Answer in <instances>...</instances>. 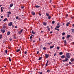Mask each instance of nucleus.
Returning a JSON list of instances; mask_svg holds the SVG:
<instances>
[{
    "instance_id": "f257e3e1",
    "label": "nucleus",
    "mask_w": 74,
    "mask_h": 74,
    "mask_svg": "<svg viewBox=\"0 0 74 74\" xmlns=\"http://www.w3.org/2000/svg\"><path fill=\"white\" fill-rule=\"evenodd\" d=\"M66 57L65 58V60H62V61L63 62H67L68 60V59L70 58V53H66Z\"/></svg>"
},
{
    "instance_id": "f03ea898",
    "label": "nucleus",
    "mask_w": 74,
    "mask_h": 74,
    "mask_svg": "<svg viewBox=\"0 0 74 74\" xmlns=\"http://www.w3.org/2000/svg\"><path fill=\"white\" fill-rule=\"evenodd\" d=\"M7 27V25L6 24H4L3 25V29H1V31L3 33H4L5 32V30H5V28Z\"/></svg>"
},
{
    "instance_id": "7ed1b4c3",
    "label": "nucleus",
    "mask_w": 74,
    "mask_h": 74,
    "mask_svg": "<svg viewBox=\"0 0 74 74\" xmlns=\"http://www.w3.org/2000/svg\"><path fill=\"white\" fill-rule=\"evenodd\" d=\"M23 31V29H21L20 31L18 32V34H21L22 33V32Z\"/></svg>"
},
{
    "instance_id": "20e7f679",
    "label": "nucleus",
    "mask_w": 74,
    "mask_h": 74,
    "mask_svg": "<svg viewBox=\"0 0 74 74\" xmlns=\"http://www.w3.org/2000/svg\"><path fill=\"white\" fill-rule=\"evenodd\" d=\"M12 22H10L9 23L8 26H12Z\"/></svg>"
},
{
    "instance_id": "39448f33",
    "label": "nucleus",
    "mask_w": 74,
    "mask_h": 74,
    "mask_svg": "<svg viewBox=\"0 0 74 74\" xmlns=\"http://www.w3.org/2000/svg\"><path fill=\"white\" fill-rule=\"evenodd\" d=\"M61 58L62 59H64V58H65V56H64V55L62 56H61Z\"/></svg>"
},
{
    "instance_id": "423d86ee",
    "label": "nucleus",
    "mask_w": 74,
    "mask_h": 74,
    "mask_svg": "<svg viewBox=\"0 0 74 74\" xmlns=\"http://www.w3.org/2000/svg\"><path fill=\"white\" fill-rule=\"evenodd\" d=\"M45 57H46V58H48V57H49V55H47V54H46L45 55Z\"/></svg>"
},
{
    "instance_id": "0eeeda50",
    "label": "nucleus",
    "mask_w": 74,
    "mask_h": 74,
    "mask_svg": "<svg viewBox=\"0 0 74 74\" xmlns=\"http://www.w3.org/2000/svg\"><path fill=\"white\" fill-rule=\"evenodd\" d=\"M21 51V49H17L16 50V52H19V51Z\"/></svg>"
},
{
    "instance_id": "6e6552de",
    "label": "nucleus",
    "mask_w": 74,
    "mask_h": 74,
    "mask_svg": "<svg viewBox=\"0 0 74 74\" xmlns=\"http://www.w3.org/2000/svg\"><path fill=\"white\" fill-rule=\"evenodd\" d=\"M14 4L12 3V4H11L10 5V7H12V6H13Z\"/></svg>"
},
{
    "instance_id": "1a4fd4ad",
    "label": "nucleus",
    "mask_w": 74,
    "mask_h": 74,
    "mask_svg": "<svg viewBox=\"0 0 74 74\" xmlns=\"http://www.w3.org/2000/svg\"><path fill=\"white\" fill-rule=\"evenodd\" d=\"M7 18H5V19L3 20V21L4 22H5L7 21Z\"/></svg>"
},
{
    "instance_id": "9d476101",
    "label": "nucleus",
    "mask_w": 74,
    "mask_h": 74,
    "mask_svg": "<svg viewBox=\"0 0 74 74\" xmlns=\"http://www.w3.org/2000/svg\"><path fill=\"white\" fill-rule=\"evenodd\" d=\"M65 44L66 45V44H67V42H66V40H65L64 41Z\"/></svg>"
},
{
    "instance_id": "9b49d317",
    "label": "nucleus",
    "mask_w": 74,
    "mask_h": 74,
    "mask_svg": "<svg viewBox=\"0 0 74 74\" xmlns=\"http://www.w3.org/2000/svg\"><path fill=\"white\" fill-rule=\"evenodd\" d=\"M70 37V35H68L67 36L66 38H69V37Z\"/></svg>"
},
{
    "instance_id": "f8f14e48",
    "label": "nucleus",
    "mask_w": 74,
    "mask_h": 74,
    "mask_svg": "<svg viewBox=\"0 0 74 74\" xmlns=\"http://www.w3.org/2000/svg\"><path fill=\"white\" fill-rule=\"evenodd\" d=\"M7 34L8 36V35H10V32L8 31L7 33Z\"/></svg>"
},
{
    "instance_id": "ddd939ff",
    "label": "nucleus",
    "mask_w": 74,
    "mask_h": 74,
    "mask_svg": "<svg viewBox=\"0 0 74 74\" xmlns=\"http://www.w3.org/2000/svg\"><path fill=\"white\" fill-rule=\"evenodd\" d=\"M32 15H35V13L34 12H32Z\"/></svg>"
},
{
    "instance_id": "4468645a",
    "label": "nucleus",
    "mask_w": 74,
    "mask_h": 74,
    "mask_svg": "<svg viewBox=\"0 0 74 74\" xmlns=\"http://www.w3.org/2000/svg\"><path fill=\"white\" fill-rule=\"evenodd\" d=\"M46 16H49V14H48L47 13H46Z\"/></svg>"
},
{
    "instance_id": "2eb2a0df",
    "label": "nucleus",
    "mask_w": 74,
    "mask_h": 74,
    "mask_svg": "<svg viewBox=\"0 0 74 74\" xmlns=\"http://www.w3.org/2000/svg\"><path fill=\"white\" fill-rule=\"evenodd\" d=\"M69 24H70V23L69 22L67 23L66 24V26H68L69 25Z\"/></svg>"
},
{
    "instance_id": "dca6fc26",
    "label": "nucleus",
    "mask_w": 74,
    "mask_h": 74,
    "mask_svg": "<svg viewBox=\"0 0 74 74\" xmlns=\"http://www.w3.org/2000/svg\"><path fill=\"white\" fill-rule=\"evenodd\" d=\"M48 18L49 19H51V16H48Z\"/></svg>"
},
{
    "instance_id": "f3484780",
    "label": "nucleus",
    "mask_w": 74,
    "mask_h": 74,
    "mask_svg": "<svg viewBox=\"0 0 74 74\" xmlns=\"http://www.w3.org/2000/svg\"><path fill=\"white\" fill-rule=\"evenodd\" d=\"M54 46L53 45V46H51L50 47V49H52V48H53V47H54Z\"/></svg>"
},
{
    "instance_id": "a211bd4d",
    "label": "nucleus",
    "mask_w": 74,
    "mask_h": 74,
    "mask_svg": "<svg viewBox=\"0 0 74 74\" xmlns=\"http://www.w3.org/2000/svg\"><path fill=\"white\" fill-rule=\"evenodd\" d=\"M9 60L10 61V62H11V58L9 57Z\"/></svg>"
},
{
    "instance_id": "6ab92c4d",
    "label": "nucleus",
    "mask_w": 74,
    "mask_h": 74,
    "mask_svg": "<svg viewBox=\"0 0 74 74\" xmlns=\"http://www.w3.org/2000/svg\"><path fill=\"white\" fill-rule=\"evenodd\" d=\"M40 7V6H38V5L35 6V7H36V8H39Z\"/></svg>"
},
{
    "instance_id": "aec40b11",
    "label": "nucleus",
    "mask_w": 74,
    "mask_h": 74,
    "mask_svg": "<svg viewBox=\"0 0 74 74\" xmlns=\"http://www.w3.org/2000/svg\"><path fill=\"white\" fill-rule=\"evenodd\" d=\"M1 12H3V7H1Z\"/></svg>"
},
{
    "instance_id": "412c9836",
    "label": "nucleus",
    "mask_w": 74,
    "mask_h": 74,
    "mask_svg": "<svg viewBox=\"0 0 74 74\" xmlns=\"http://www.w3.org/2000/svg\"><path fill=\"white\" fill-rule=\"evenodd\" d=\"M32 34H35V32H34L33 30H32Z\"/></svg>"
},
{
    "instance_id": "4be33fe9",
    "label": "nucleus",
    "mask_w": 74,
    "mask_h": 74,
    "mask_svg": "<svg viewBox=\"0 0 74 74\" xmlns=\"http://www.w3.org/2000/svg\"><path fill=\"white\" fill-rule=\"evenodd\" d=\"M42 57H40L39 58L38 60H41V59H42Z\"/></svg>"
},
{
    "instance_id": "5701e85b",
    "label": "nucleus",
    "mask_w": 74,
    "mask_h": 74,
    "mask_svg": "<svg viewBox=\"0 0 74 74\" xmlns=\"http://www.w3.org/2000/svg\"><path fill=\"white\" fill-rule=\"evenodd\" d=\"M52 24H54V23H55V21H53L52 22Z\"/></svg>"
},
{
    "instance_id": "b1692460",
    "label": "nucleus",
    "mask_w": 74,
    "mask_h": 74,
    "mask_svg": "<svg viewBox=\"0 0 74 74\" xmlns=\"http://www.w3.org/2000/svg\"><path fill=\"white\" fill-rule=\"evenodd\" d=\"M61 25V24H60L59 23H58L57 24V26H60Z\"/></svg>"
},
{
    "instance_id": "393cba45",
    "label": "nucleus",
    "mask_w": 74,
    "mask_h": 74,
    "mask_svg": "<svg viewBox=\"0 0 74 74\" xmlns=\"http://www.w3.org/2000/svg\"><path fill=\"white\" fill-rule=\"evenodd\" d=\"M56 28H58V29H59V28L60 27V26H56Z\"/></svg>"
},
{
    "instance_id": "a878e982",
    "label": "nucleus",
    "mask_w": 74,
    "mask_h": 74,
    "mask_svg": "<svg viewBox=\"0 0 74 74\" xmlns=\"http://www.w3.org/2000/svg\"><path fill=\"white\" fill-rule=\"evenodd\" d=\"M47 24V23H43V25L44 26H45V25H46Z\"/></svg>"
},
{
    "instance_id": "bb28decb",
    "label": "nucleus",
    "mask_w": 74,
    "mask_h": 74,
    "mask_svg": "<svg viewBox=\"0 0 74 74\" xmlns=\"http://www.w3.org/2000/svg\"><path fill=\"white\" fill-rule=\"evenodd\" d=\"M62 54H63V53H62V52H60L59 53V55H62Z\"/></svg>"
},
{
    "instance_id": "cd10ccee",
    "label": "nucleus",
    "mask_w": 74,
    "mask_h": 74,
    "mask_svg": "<svg viewBox=\"0 0 74 74\" xmlns=\"http://www.w3.org/2000/svg\"><path fill=\"white\" fill-rule=\"evenodd\" d=\"M7 13L8 14H11V13L10 12H8Z\"/></svg>"
},
{
    "instance_id": "c85d7f7f",
    "label": "nucleus",
    "mask_w": 74,
    "mask_h": 74,
    "mask_svg": "<svg viewBox=\"0 0 74 74\" xmlns=\"http://www.w3.org/2000/svg\"><path fill=\"white\" fill-rule=\"evenodd\" d=\"M18 18L19 17L18 16H16V19H18Z\"/></svg>"
},
{
    "instance_id": "c756f323",
    "label": "nucleus",
    "mask_w": 74,
    "mask_h": 74,
    "mask_svg": "<svg viewBox=\"0 0 74 74\" xmlns=\"http://www.w3.org/2000/svg\"><path fill=\"white\" fill-rule=\"evenodd\" d=\"M72 31L73 33H74V29H72Z\"/></svg>"
},
{
    "instance_id": "7c9ffc66",
    "label": "nucleus",
    "mask_w": 74,
    "mask_h": 74,
    "mask_svg": "<svg viewBox=\"0 0 74 74\" xmlns=\"http://www.w3.org/2000/svg\"><path fill=\"white\" fill-rule=\"evenodd\" d=\"M65 34V33L64 32H63L62 33V36H64Z\"/></svg>"
},
{
    "instance_id": "2f4dec72",
    "label": "nucleus",
    "mask_w": 74,
    "mask_h": 74,
    "mask_svg": "<svg viewBox=\"0 0 74 74\" xmlns=\"http://www.w3.org/2000/svg\"><path fill=\"white\" fill-rule=\"evenodd\" d=\"M74 61V59H72L71 60V62H73V61Z\"/></svg>"
},
{
    "instance_id": "473e14b6",
    "label": "nucleus",
    "mask_w": 74,
    "mask_h": 74,
    "mask_svg": "<svg viewBox=\"0 0 74 74\" xmlns=\"http://www.w3.org/2000/svg\"><path fill=\"white\" fill-rule=\"evenodd\" d=\"M8 17H10V14H8Z\"/></svg>"
},
{
    "instance_id": "72a5a7b5",
    "label": "nucleus",
    "mask_w": 74,
    "mask_h": 74,
    "mask_svg": "<svg viewBox=\"0 0 74 74\" xmlns=\"http://www.w3.org/2000/svg\"><path fill=\"white\" fill-rule=\"evenodd\" d=\"M55 30H58V31H59V29H57V28H55Z\"/></svg>"
},
{
    "instance_id": "f704fd0d",
    "label": "nucleus",
    "mask_w": 74,
    "mask_h": 74,
    "mask_svg": "<svg viewBox=\"0 0 74 74\" xmlns=\"http://www.w3.org/2000/svg\"><path fill=\"white\" fill-rule=\"evenodd\" d=\"M39 73V74H42V72H40Z\"/></svg>"
},
{
    "instance_id": "c9c22d12",
    "label": "nucleus",
    "mask_w": 74,
    "mask_h": 74,
    "mask_svg": "<svg viewBox=\"0 0 74 74\" xmlns=\"http://www.w3.org/2000/svg\"><path fill=\"white\" fill-rule=\"evenodd\" d=\"M57 49H59V47H57Z\"/></svg>"
},
{
    "instance_id": "e433bc0d",
    "label": "nucleus",
    "mask_w": 74,
    "mask_h": 74,
    "mask_svg": "<svg viewBox=\"0 0 74 74\" xmlns=\"http://www.w3.org/2000/svg\"><path fill=\"white\" fill-rule=\"evenodd\" d=\"M47 71L48 73H49V72L50 71V70H47Z\"/></svg>"
},
{
    "instance_id": "4c0bfd02",
    "label": "nucleus",
    "mask_w": 74,
    "mask_h": 74,
    "mask_svg": "<svg viewBox=\"0 0 74 74\" xmlns=\"http://www.w3.org/2000/svg\"><path fill=\"white\" fill-rule=\"evenodd\" d=\"M39 52H39V51H37V54H38V53H39Z\"/></svg>"
},
{
    "instance_id": "58836bf2",
    "label": "nucleus",
    "mask_w": 74,
    "mask_h": 74,
    "mask_svg": "<svg viewBox=\"0 0 74 74\" xmlns=\"http://www.w3.org/2000/svg\"><path fill=\"white\" fill-rule=\"evenodd\" d=\"M5 53H7V51L6 50H5Z\"/></svg>"
},
{
    "instance_id": "ea45409f",
    "label": "nucleus",
    "mask_w": 74,
    "mask_h": 74,
    "mask_svg": "<svg viewBox=\"0 0 74 74\" xmlns=\"http://www.w3.org/2000/svg\"><path fill=\"white\" fill-rule=\"evenodd\" d=\"M47 29L49 31H50V28H48Z\"/></svg>"
},
{
    "instance_id": "a19ab883",
    "label": "nucleus",
    "mask_w": 74,
    "mask_h": 74,
    "mask_svg": "<svg viewBox=\"0 0 74 74\" xmlns=\"http://www.w3.org/2000/svg\"><path fill=\"white\" fill-rule=\"evenodd\" d=\"M21 8H22V9H23L24 8V7H23V6H21Z\"/></svg>"
},
{
    "instance_id": "79ce46f5",
    "label": "nucleus",
    "mask_w": 74,
    "mask_h": 74,
    "mask_svg": "<svg viewBox=\"0 0 74 74\" xmlns=\"http://www.w3.org/2000/svg\"><path fill=\"white\" fill-rule=\"evenodd\" d=\"M47 44H49V45H51V43H47Z\"/></svg>"
},
{
    "instance_id": "37998d69",
    "label": "nucleus",
    "mask_w": 74,
    "mask_h": 74,
    "mask_svg": "<svg viewBox=\"0 0 74 74\" xmlns=\"http://www.w3.org/2000/svg\"><path fill=\"white\" fill-rule=\"evenodd\" d=\"M62 40H64V37H63L62 38Z\"/></svg>"
},
{
    "instance_id": "c03bdc74",
    "label": "nucleus",
    "mask_w": 74,
    "mask_h": 74,
    "mask_svg": "<svg viewBox=\"0 0 74 74\" xmlns=\"http://www.w3.org/2000/svg\"><path fill=\"white\" fill-rule=\"evenodd\" d=\"M27 53V51H25V52H24L25 54H26Z\"/></svg>"
},
{
    "instance_id": "a18cd8bd",
    "label": "nucleus",
    "mask_w": 74,
    "mask_h": 74,
    "mask_svg": "<svg viewBox=\"0 0 74 74\" xmlns=\"http://www.w3.org/2000/svg\"><path fill=\"white\" fill-rule=\"evenodd\" d=\"M43 49H46V48L45 47H44L43 48Z\"/></svg>"
},
{
    "instance_id": "49530a36",
    "label": "nucleus",
    "mask_w": 74,
    "mask_h": 74,
    "mask_svg": "<svg viewBox=\"0 0 74 74\" xmlns=\"http://www.w3.org/2000/svg\"><path fill=\"white\" fill-rule=\"evenodd\" d=\"M69 64H72L71 62H69Z\"/></svg>"
},
{
    "instance_id": "de8ad7c7",
    "label": "nucleus",
    "mask_w": 74,
    "mask_h": 74,
    "mask_svg": "<svg viewBox=\"0 0 74 74\" xmlns=\"http://www.w3.org/2000/svg\"><path fill=\"white\" fill-rule=\"evenodd\" d=\"M30 39H32V36H30Z\"/></svg>"
},
{
    "instance_id": "09e8293b",
    "label": "nucleus",
    "mask_w": 74,
    "mask_h": 74,
    "mask_svg": "<svg viewBox=\"0 0 74 74\" xmlns=\"http://www.w3.org/2000/svg\"><path fill=\"white\" fill-rule=\"evenodd\" d=\"M1 18H3V16H1Z\"/></svg>"
},
{
    "instance_id": "8fccbe9b",
    "label": "nucleus",
    "mask_w": 74,
    "mask_h": 74,
    "mask_svg": "<svg viewBox=\"0 0 74 74\" xmlns=\"http://www.w3.org/2000/svg\"><path fill=\"white\" fill-rule=\"evenodd\" d=\"M10 41H12V38H10Z\"/></svg>"
},
{
    "instance_id": "3c124183",
    "label": "nucleus",
    "mask_w": 74,
    "mask_h": 74,
    "mask_svg": "<svg viewBox=\"0 0 74 74\" xmlns=\"http://www.w3.org/2000/svg\"><path fill=\"white\" fill-rule=\"evenodd\" d=\"M47 65H48V63H47L46 64V66H47Z\"/></svg>"
},
{
    "instance_id": "603ef678",
    "label": "nucleus",
    "mask_w": 74,
    "mask_h": 74,
    "mask_svg": "<svg viewBox=\"0 0 74 74\" xmlns=\"http://www.w3.org/2000/svg\"><path fill=\"white\" fill-rule=\"evenodd\" d=\"M44 66V64H42V67H43Z\"/></svg>"
},
{
    "instance_id": "864d4df0",
    "label": "nucleus",
    "mask_w": 74,
    "mask_h": 74,
    "mask_svg": "<svg viewBox=\"0 0 74 74\" xmlns=\"http://www.w3.org/2000/svg\"><path fill=\"white\" fill-rule=\"evenodd\" d=\"M39 15H40V16H41V14H40V13H39Z\"/></svg>"
},
{
    "instance_id": "5fc2aeb1",
    "label": "nucleus",
    "mask_w": 74,
    "mask_h": 74,
    "mask_svg": "<svg viewBox=\"0 0 74 74\" xmlns=\"http://www.w3.org/2000/svg\"><path fill=\"white\" fill-rule=\"evenodd\" d=\"M15 28L17 29L18 28V27H17V26H15Z\"/></svg>"
},
{
    "instance_id": "6e6d98bb",
    "label": "nucleus",
    "mask_w": 74,
    "mask_h": 74,
    "mask_svg": "<svg viewBox=\"0 0 74 74\" xmlns=\"http://www.w3.org/2000/svg\"><path fill=\"white\" fill-rule=\"evenodd\" d=\"M33 42H36V41H35V40H34L33 41Z\"/></svg>"
},
{
    "instance_id": "4d7b16f0",
    "label": "nucleus",
    "mask_w": 74,
    "mask_h": 74,
    "mask_svg": "<svg viewBox=\"0 0 74 74\" xmlns=\"http://www.w3.org/2000/svg\"><path fill=\"white\" fill-rule=\"evenodd\" d=\"M52 33V31H51V32H50V33L51 34V33Z\"/></svg>"
},
{
    "instance_id": "13d9d810",
    "label": "nucleus",
    "mask_w": 74,
    "mask_h": 74,
    "mask_svg": "<svg viewBox=\"0 0 74 74\" xmlns=\"http://www.w3.org/2000/svg\"><path fill=\"white\" fill-rule=\"evenodd\" d=\"M48 62H49V61L48 60L47 61V63H48Z\"/></svg>"
},
{
    "instance_id": "bf43d9fd",
    "label": "nucleus",
    "mask_w": 74,
    "mask_h": 74,
    "mask_svg": "<svg viewBox=\"0 0 74 74\" xmlns=\"http://www.w3.org/2000/svg\"><path fill=\"white\" fill-rule=\"evenodd\" d=\"M48 62H49V61L48 60L47 61V63H48Z\"/></svg>"
},
{
    "instance_id": "052dcab7",
    "label": "nucleus",
    "mask_w": 74,
    "mask_h": 74,
    "mask_svg": "<svg viewBox=\"0 0 74 74\" xmlns=\"http://www.w3.org/2000/svg\"><path fill=\"white\" fill-rule=\"evenodd\" d=\"M2 38V36H0V39H1Z\"/></svg>"
},
{
    "instance_id": "680f3d73",
    "label": "nucleus",
    "mask_w": 74,
    "mask_h": 74,
    "mask_svg": "<svg viewBox=\"0 0 74 74\" xmlns=\"http://www.w3.org/2000/svg\"><path fill=\"white\" fill-rule=\"evenodd\" d=\"M72 26H73V27H74V24H73Z\"/></svg>"
},
{
    "instance_id": "e2e57ef3",
    "label": "nucleus",
    "mask_w": 74,
    "mask_h": 74,
    "mask_svg": "<svg viewBox=\"0 0 74 74\" xmlns=\"http://www.w3.org/2000/svg\"><path fill=\"white\" fill-rule=\"evenodd\" d=\"M3 43H5V41H4Z\"/></svg>"
},
{
    "instance_id": "0e129e2a",
    "label": "nucleus",
    "mask_w": 74,
    "mask_h": 74,
    "mask_svg": "<svg viewBox=\"0 0 74 74\" xmlns=\"http://www.w3.org/2000/svg\"><path fill=\"white\" fill-rule=\"evenodd\" d=\"M67 16H68V15L66 14V18H67Z\"/></svg>"
},
{
    "instance_id": "69168bd1",
    "label": "nucleus",
    "mask_w": 74,
    "mask_h": 74,
    "mask_svg": "<svg viewBox=\"0 0 74 74\" xmlns=\"http://www.w3.org/2000/svg\"><path fill=\"white\" fill-rule=\"evenodd\" d=\"M56 55V53H55L54 54V56H55Z\"/></svg>"
},
{
    "instance_id": "338daca9",
    "label": "nucleus",
    "mask_w": 74,
    "mask_h": 74,
    "mask_svg": "<svg viewBox=\"0 0 74 74\" xmlns=\"http://www.w3.org/2000/svg\"><path fill=\"white\" fill-rule=\"evenodd\" d=\"M39 40L40 41V38H39Z\"/></svg>"
},
{
    "instance_id": "774afa93",
    "label": "nucleus",
    "mask_w": 74,
    "mask_h": 74,
    "mask_svg": "<svg viewBox=\"0 0 74 74\" xmlns=\"http://www.w3.org/2000/svg\"><path fill=\"white\" fill-rule=\"evenodd\" d=\"M18 20H20V18H18Z\"/></svg>"
}]
</instances>
